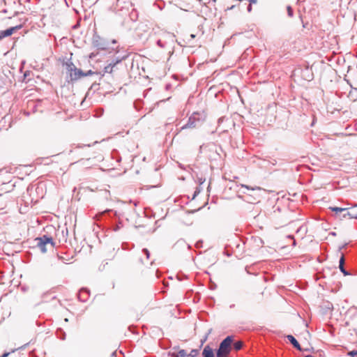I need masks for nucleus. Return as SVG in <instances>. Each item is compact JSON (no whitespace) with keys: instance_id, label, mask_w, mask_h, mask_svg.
Masks as SVG:
<instances>
[{"instance_id":"f257e3e1","label":"nucleus","mask_w":357,"mask_h":357,"mask_svg":"<svg viewBox=\"0 0 357 357\" xmlns=\"http://www.w3.org/2000/svg\"><path fill=\"white\" fill-rule=\"evenodd\" d=\"M233 339L231 336H227L223 340L217 351V357H227L231 349ZM203 357H214L213 349L209 346H206L202 351Z\"/></svg>"},{"instance_id":"f03ea898","label":"nucleus","mask_w":357,"mask_h":357,"mask_svg":"<svg viewBox=\"0 0 357 357\" xmlns=\"http://www.w3.org/2000/svg\"><path fill=\"white\" fill-rule=\"evenodd\" d=\"M204 120V116L199 112H194L188 119V122L179 128H176V135L183 130L188 128H195L199 126Z\"/></svg>"},{"instance_id":"7ed1b4c3","label":"nucleus","mask_w":357,"mask_h":357,"mask_svg":"<svg viewBox=\"0 0 357 357\" xmlns=\"http://www.w3.org/2000/svg\"><path fill=\"white\" fill-rule=\"evenodd\" d=\"M36 245L40 248V251L43 253L47 252L46 245L50 244L52 247H54V242L52 237L47 235H43L40 237H38L35 239Z\"/></svg>"},{"instance_id":"20e7f679","label":"nucleus","mask_w":357,"mask_h":357,"mask_svg":"<svg viewBox=\"0 0 357 357\" xmlns=\"http://www.w3.org/2000/svg\"><path fill=\"white\" fill-rule=\"evenodd\" d=\"M332 211L334 212H344L342 217L346 218L349 217V218H357V204L354 206L351 207L348 210L345 208H339V207H330L329 208Z\"/></svg>"},{"instance_id":"39448f33","label":"nucleus","mask_w":357,"mask_h":357,"mask_svg":"<svg viewBox=\"0 0 357 357\" xmlns=\"http://www.w3.org/2000/svg\"><path fill=\"white\" fill-rule=\"evenodd\" d=\"M241 188L246 189L248 191V192H243V193L247 194L248 195L251 197L257 196L256 192L261 190L260 187H250L249 185L244 184H241Z\"/></svg>"},{"instance_id":"423d86ee","label":"nucleus","mask_w":357,"mask_h":357,"mask_svg":"<svg viewBox=\"0 0 357 357\" xmlns=\"http://www.w3.org/2000/svg\"><path fill=\"white\" fill-rule=\"evenodd\" d=\"M77 298L81 302L87 301L89 298V291L86 288L81 289L77 294Z\"/></svg>"},{"instance_id":"0eeeda50","label":"nucleus","mask_w":357,"mask_h":357,"mask_svg":"<svg viewBox=\"0 0 357 357\" xmlns=\"http://www.w3.org/2000/svg\"><path fill=\"white\" fill-rule=\"evenodd\" d=\"M17 29L18 26H15L7 29L6 30L0 31V40L6 37L11 36Z\"/></svg>"},{"instance_id":"6e6552de","label":"nucleus","mask_w":357,"mask_h":357,"mask_svg":"<svg viewBox=\"0 0 357 357\" xmlns=\"http://www.w3.org/2000/svg\"><path fill=\"white\" fill-rule=\"evenodd\" d=\"M120 61H121V60H112L109 63H108L104 68V73H112L114 70V68L116 66V64L119 63Z\"/></svg>"},{"instance_id":"1a4fd4ad","label":"nucleus","mask_w":357,"mask_h":357,"mask_svg":"<svg viewBox=\"0 0 357 357\" xmlns=\"http://www.w3.org/2000/svg\"><path fill=\"white\" fill-rule=\"evenodd\" d=\"M82 77H84V73L81 69L77 68L75 72L70 73V77L72 81L77 80Z\"/></svg>"},{"instance_id":"9d476101","label":"nucleus","mask_w":357,"mask_h":357,"mask_svg":"<svg viewBox=\"0 0 357 357\" xmlns=\"http://www.w3.org/2000/svg\"><path fill=\"white\" fill-rule=\"evenodd\" d=\"M287 338L296 349H297L299 351H301V347L300 344L298 342V341L296 340V338L293 335H287Z\"/></svg>"},{"instance_id":"9b49d317","label":"nucleus","mask_w":357,"mask_h":357,"mask_svg":"<svg viewBox=\"0 0 357 357\" xmlns=\"http://www.w3.org/2000/svg\"><path fill=\"white\" fill-rule=\"evenodd\" d=\"M344 255H342V257L340 259V264H339V268H340V271L344 275H349V273H348V271H346V269L344 268Z\"/></svg>"},{"instance_id":"f8f14e48","label":"nucleus","mask_w":357,"mask_h":357,"mask_svg":"<svg viewBox=\"0 0 357 357\" xmlns=\"http://www.w3.org/2000/svg\"><path fill=\"white\" fill-rule=\"evenodd\" d=\"M170 357H193V356L188 355L184 349H181L178 354H170Z\"/></svg>"},{"instance_id":"ddd939ff","label":"nucleus","mask_w":357,"mask_h":357,"mask_svg":"<svg viewBox=\"0 0 357 357\" xmlns=\"http://www.w3.org/2000/svg\"><path fill=\"white\" fill-rule=\"evenodd\" d=\"M66 70L68 73L70 74V73L75 72V70L77 69L75 66L73 64L71 61H68L66 63Z\"/></svg>"},{"instance_id":"4468645a","label":"nucleus","mask_w":357,"mask_h":357,"mask_svg":"<svg viewBox=\"0 0 357 357\" xmlns=\"http://www.w3.org/2000/svg\"><path fill=\"white\" fill-rule=\"evenodd\" d=\"M243 345L242 341H236L233 344V347L236 351H238L243 347Z\"/></svg>"},{"instance_id":"2eb2a0df","label":"nucleus","mask_w":357,"mask_h":357,"mask_svg":"<svg viewBox=\"0 0 357 357\" xmlns=\"http://www.w3.org/2000/svg\"><path fill=\"white\" fill-rule=\"evenodd\" d=\"M142 252L144 254V255L146 257V261H148L149 259V257H150V252L149 251L146 249V248H144L142 250Z\"/></svg>"},{"instance_id":"dca6fc26","label":"nucleus","mask_w":357,"mask_h":357,"mask_svg":"<svg viewBox=\"0 0 357 357\" xmlns=\"http://www.w3.org/2000/svg\"><path fill=\"white\" fill-rule=\"evenodd\" d=\"M166 42H163L161 39L157 41V45L161 48H164L166 46Z\"/></svg>"},{"instance_id":"f3484780","label":"nucleus","mask_w":357,"mask_h":357,"mask_svg":"<svg viewBox=\"0 0 357 357\" xmlns=\"http://www.w3.org/2000/svg\"><path fill=\"white\" fill-rule=\"evenodd\" d=\"M287 10L288 15L290 17H293V10H292L291 7L290 6H288L287 8Z\"/></svg>"},{"instance_id":"a211bd4d","label":"nucleus","mask_w":357,"mask_h":357,"mask_svg":"<svg viewBox=\"0 0 357 357\" xmlns=\"http://www.w3.org/2000/svg\"><path fill=\"white\" fill-rule=\"evenodd\" d=\"M347 355L351 357H356L357 356V349L348 352Z\"/></svg>"},{"instance_id":"6ab92c4d","label":"nucleus","mask_w":357,"mask_h":357,"mask_svg":"<svg viewBox=\"0 0 357 357\" xmlns=\"http://www.w3.org/2000/svg\"><path fill=\"white\" fill-rule=\"evenodd\" d=\"M211 329H210L208 331V332L207 333V334L204 337V338L201 340L202 344H203L206 341V340L208 338V335L211 333Z\"/></svg>"},{"instance_id":"aec40b11","label":"nucleus","mask_w":357,"mask_h":357,"mask_svg":"<svg viewBox=\"0 0 357 357\" xmlns=\"http://www.w3.org/2000/svg\"><path fill=\"white\" fill-rule=\"evenodd\" d=\"M198 354V351L197 349H192L188 355L193 356V357H196Z\"/></svg>"},{"instance_id":"412c9836","label":"nucleus","mask_w":357,"mask_h":357,"mask_svg":"<svg viewBox=\"0 0 357 357\" xmlns=\"http://www.w3.org/2000/svg\"><path fill=\"white\" fill-rule=\"evenodd\" d=\"M335 215H336L337 218H339L340 219L344 218L342 217V215L344 213V212H337V213L335 212Z\"/></svg>"},{"instance_id":"4be33fe9","label":"nucleus","mask_w":357,"mask_h":357,"mask_svg":"<svg viewBox=\"0 0 357 357\" xmlns=\"http://www.w3.org/2000/svg\"><path fill=\"white\" fill-rule=\"evenodd\" d=\"M165 36L169 38L172 41L174 40V36L170 33H167L165 34Z\"/></svg>"},{"instance_id":"5701e85b","label":"nucleus","mask_w":357,"mask_h":357,"mask_svg":"<svg viewBox=\"0 0 357 357\" xmlns=\"http://www.w3.org/2000/svg\"><path fill=\"white\" fill-rule=\"evenodd\" d=\"M94 74V72H93L92 70H88L86 73H84V77L85 76H89V75H93Z\"/></svg>"},{"instance_id":"b1692460","label":"nucleus","mask_w":357,"mask_h":357,"mask_svg":"<svg viewBox=\"0 0 357 357\" xmlns=\"http://www.w3.org/2000/svg\"><path fill=\"white\" fill-rule=\"evenodd\" d=\"M120 228H121V224L116 225L115 227L114 228V230L118 231L119 229H120Z\"/></svg>"},{"instance_id":"393cba45","label":"nucleus","mask_w":357,"mask_h":357,"mask_svg":"<svg viewBox=\"0 0 357 357\" xmlns=\"http://www.w3.org/2000/svg\"><path fill=\"white\" fill-rule=\"evenodd\" d=\"M9 354H10V352H6L0 357H8L9 356Z\"/></svg>"},{"instance_id":"a878e982","label":"nucleus","mask_w":357,"mask_h":357,"mask_svg":"<svg viewBox=\"0 0 357 357\" xmlns=\"http://www.w3.org/2000/svg\"><path fill=\"white\" fill-rule=\"evenodd\" d=\"M251 4H252V3H250V5L248 6V10L249 12H250V11H251V10H252V6H251Z\"/></svg>"},{"instance_id":"bb28decb","label":"nucleus","mask_w":357,"mask_h":357,"mask_svg":"<svg viewBox=\"0 0 357 357\" xmlns=\"http://www.w3.org/2000/svg\"><path fill=\"white\" fill-rule=\"evenodd\" d=\"M190 38H195V34H190Z\"/></svg>"},{"instance_id":"cd10ccee","label":"nucleus","mask_w":357,"mask_h":357,"mask_svg":"<svg viewBox=\"0 0 357 357\" xmlns=\"http://www.w3.org/2000/svg\"><path fill=\"white\" fill-rule=\"evenodd\" d=\"M58 257H59V259L60 260L63 261V257H60V256H58Z\"/></svg>"},{"instance_id":"c85d7f7f","label":"nucleus","mask_w":357,"mask_h":357,"mask_svg":"<svg viewBox=\"0 0 357 357\" xmlns=\"http://www.w3.org/2000/svg\"><path fill=\"white\" fill-rule=\"evenodd\" d=\"M140 261L142 264H146V261H144L143 259H140Z\"/></svg>"},{"instance_id":"c756f323","label":"nucleus","mask_w":357,"mask_h":357,"mask_svg":"<svg viewBox=\"0 0 357 357\" xmlns=\"http://www.w3.org/2000/svg\"><path fill=\"white\" fill-rule=\"evenodd\" d=\"M109 211H110V210H106L104 212H102V213H107V212H109Z\"/></svg>"},{"instance_id":"7c9ffc66","label":"nucleus","mask_w":357,"mask_h":357,"mask_svg":"<svg viewBox=\"0 0 357 357\" xmlns=\"http://www.w3.org/2000/svg\"><path fill=\"white\" fill-rule=\"evenodd\" d=\"M305 357H313V356H311V355H307V356H305Z\"/></svg>"},{"instance_id":"2f4dec72","label":"nucleus","mask_w":357,"mask_h":357,"mask_svg":"<svg viewBox=\"0 0 357 357\" xmlns=\"http://www.w3.org/2000/svg\"><path fill=\"white\" fill-rule=\"evenodd\" d=\"M298 1H301V0H298Z\"/></svg>"},{"instance_id":"473e14b6","label":"nucleus","mask_w":357,"mask_h":357,"mask_svg":"<svg viewBox=\"0 0 357 357\" xmlns=\"http://www.w3.org/2000/svg\"><path fill=\"white\" fill-rule=\"evenodd\" d=\"M213 1H215L216 0H213Z\"/></svg>"},{"instance_id":"72a5a7b5","label":"nucleus","mask_w":357,"mask_h":357,"mask_svg":"<svg viewBox=\"0 0 357 357\" xmlns=\"http://www.w3.org/2000/svg\"><path fill=\"white\" fill-rule=\"evenodd\" d=\"M356 335H357V331H356Z\"/></svg>"}]
</instances>
